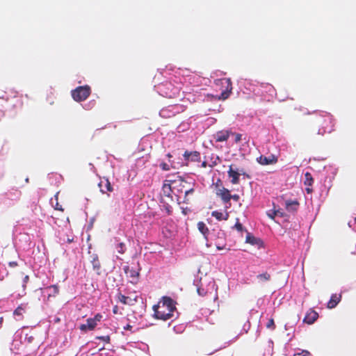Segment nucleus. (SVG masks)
<instances>
[{"instance_id": "3", "label": "nucleus", "mask_w": 356, "mask_h": 356, "mask_svg": "<svg viewBox=\"0 0 356 356\" xmlns=\"http://www.w3.org/2000/svg\"><path fill=\"white\" fill-rule=\"evenodd\" d=\"M180 87L175 86L171 82H166L160 88L162 95L168 98H175L177 97L180 92Z\"/></svg>"}, {"instance_id": "29", "label": "nucleus", "mask_w": 356, "mask_h": 356, "mask_svg": "<svg viewBox=\"0 0 356 356\" xmlns=\"http://www.w3.org/2000/svg\"><path fill=\"white\" fill-rule=\"evenodd\" d=\"M278 213H279V210L273 209L271 211H269V212H268L267 215L270 218L273 220L276 216H278Z\"/></svg>"}, {"instance_id": "7", "label": "nucleus", "mask_w": 356, "mask_h": 356, "mask_svg": "<svg viewBox=\"0 0 356 356\" xmlns=\"http://www.w3.org/2000/svg\"><path fill=\"white\" fill-rule=\"evenodd\" d=\"M278 158L274 154H270L268 156L261 155L257 159V161L262 165H273L277 163Z\"/></svg>"}, {"instance_id": "44", "label": "nucleus", "mask_w": 356, "mask_h": 356, "mask_svg": "<svg viewBox=\"0 0 356 356\" xmlns=\"http://www.w3.org/2000/svg\"><path fill=\"white\" fill-rule=\"evenodd\" d=\"M132 327H133L132 325L128 324L125 327H124V330L131 331Z\"/></svg>"}, {"instance_id": "8", "label": "nucleus", "mask_w": 356, "mask_h": 356, "mask_svg": "<svg viewBox=\"0 0 356 356\" xmlns=\"http://www.w3.org/2000/svg\"><path fill=\"white\" fill-rule=\"evenodd\" d=\"M184 160L186 162H200L201 160L200 153L197 151H185L183 155Z\"/></svg>"}, {"instance_id": "10", "label": "nucleus", "mask_w": 356, "mask_h": 356, "mask_svg": "<svg viewBox=\"0 0 356 356\" xmlns=\"http://www.w3.org/2000/svg\"><path fill=\"white\" fill-rule=\"evenodd\" d=\"M318 314L312 309H310L306 314L303 322L311 325L313 324L318 318Z\"/></svg>"}, {"instance_id": "17", "label": "nucleus", "mask_w": 356, "mask_h": 356, "mask_svg": "<svg viewBox=\"0 0 356 356\" xmlns=\"http://www.w3.org/2000/svg\"><path fill=\"white\" fill-rule=\"evenodd\" d=\"M225 82L227 83V88L225 90L222 91L221 92V95L219 97L220 99L225 100L228 98L229 95L232 92V82L229 79H225Z\"/></svg>"}, {"instance_id": "11", "label": "nucleus", "mask_w": 356, "mask_h": 356, "mask_svg": "<svg viewBox=\"0 0 356 356\" xmlns=\"http://www.w3.org/2000/svg\"><path fill=\"white\" fill-rule=\"evenodd\" d=\"M230 134H234L233 132L228 130H222L218 131L215 136L214 138L216 139V142H224L227 141L229 138Z\"/></svg>"}, {"instance_id": "30", "label": "nucleus", "mask_w": 356, "mask_h": 356, "mask_svg": "<svg viewBox=\"0 0 356 356\" xmlns=\"http://www.w3.org/2000/svg\"><path fill=\"white\" fill-rule=\"evenodd\" d=\"M55 197H56V202L55 205H54V209L60 211H63L64 209L63 208L62 205H60L59 204V202H58V195H56L55 196Z\"/></svg>"}, {"instance_id": "12", "label": "nucleus", "mask_w": 356, "mask_h": 356, "mask_svg": "<svg viewBox=\"0 0 356 356\" xmlns=\"http://www.w3.org/2000/svg\"><path fill=\"white\" fill-rule=\"evenodd\" d=\"M216 194H217V195L220 197L222 200L225 203L229 202L231 200L230 192L227 188H226L225 187H222V188L218 189Z\"/></svg>"}, {"instance_id": "4", "label": "nucleus", "mask_w": 356, "mask_h": 356, "mask_svg": "<svg viewBox=\"0 0 356 356\" xmlns=\"http://www.w3.org/2000/svg\"><path fill=\"white\" fill-rule=\"evenodd\" d=\"M103 316L101 314H97L94 318H89L86 320V324H81L79 329L81 331L86 332L88 330H93L97 326V323L102 321Z\"/></svg>"}, {"instance_id": "23", "label": "nucleus", "mask_w": 356, "mask_h": 356, "mask_svg": "<svg viewBox=\"0 0 356 356\" xmlns=\"http://www.w3.org/2000/svg\"><path fill=\"white\" fill-rule=\"evenodd\" d=\"M197 228H198V230L203 234L204 238L206 240H208L207 236L209 233V228L207 227V226L206 225V224L202 221L199 222L197 223Z\"/></svg>"}, {"instance_id": "6", "label": "nucleus", "mask_w": 356, "mask_h": 356, "mask_svg": "<svg viewBox=\"0 0 356 356\" xmlns=\"http://www.w3.org/2000/svg\"><path fill=\"white\" fill-rule=\"evenodd\" d=\"M6 101H8L11 98L16 99V104H14V107H21L23 105L22 97L18 95V92L13 88H8L5 91Z\"/></svg>"}, {"instance_id": "51", "label": "nucleus", "mask_w": 356, "mask_h": 356, "mask_svg": "<svg viewBox=\"0 0 356 356\" xmlns=\"http://www.w3.org/2000/svg\"><path fill=\"white\" fill-rule=\"evenodd\" d=\"M266 86H267L268 87H269L270 89H273V86H271V85H270V84H266Z\"/></svg>"}, {"instance_id": "52", "label": "nucleus", "mask_w": 356, "mask_h": 356, "mask_svg": "<svg viewBox=\"0 0 356 356\" xmlns=\"http://www.w3.org/2000/svg\"><path fill=\"white\" fill-rule=\"evenodd\" d=\"M104 347L103 346V347H102L101 348H99V351H101V350H104Z\"/></svg>"}, {"instance_id": "25", "label": "nucleus", "mask_w": 356, "mask_h": 356, "mask_svg": "<svg viewBox=\"0 0 356 356\" xmlns=\"http://www.w3.org/2000/svg\"><path fill=\"white\" fill-rule=\"evenodd\" d=\"M271 275L268 272H264L263 273L259 274L257 276V279L259 282H266L270 280Z\"/></svg>"}, {"instance_id": "50", "label": "nucleus", "mask_w": 356, "mask_h": 356, "mask_svg": "<svg viewBox=\"0 0 356 356\" xmlns=\"http://www.w3.org/2000/svg\"><path fill=\"white\" fill-rule=\"evenodd\" d=\"M278 216H284V214H283V213H282V212H281V211L279 210Z\"/></svg>"}, {"instance_id": "45", "label": "nucleus", "mask_w": 356, "mask_h": 356, "mask_svg": "<svg viewBox=\"0 0 356 356\" xmlns=\"http://www.w3.org/2000/svg\"><path fill=\"white\" fill-rule=\"evenodd\" d=\"M113 314H118V307L117 305H115L113 308Z\"/></svg>"}, {"instance_id": "32", "label": "nucleus", "mask_w": 356, "mask_h": 356, "mask_svg": "<svg viewBox=\"0 0 356 356\" xmlns=\"http://www.w3.org/2000/svg\"><path fill=\"white\" fill-rule=\"evenodd\" d=\"M266 327L271 330H274L275 328V325L273 318H270L268 320V322L266 324Z\"/></svg>"}, {"instance_id": "31", "label": "nucleus", "mask_w": 356, "mask_h": 356, "mask_svg": "<svg viewBox=\"0 0 356 356\" xmlns=\"http://www.w3.org/2000/svg\"><path fill=\"white\" fill-rule=\"evenodd\" d=\"M96 339L102 340L107 343H109L111 341L110 336L108 335L96 337Z\"/></svg>"}, {"instance_id": "34", "label": "nucleus", "mask_w": 356, "mask_h": 356, "mask_svg": "<svg viewBox=\"0 0 356 356\" xmlns=\"http://www.w3.org/2000/svg\"><path fill=\"white\" fill-rule=\"evenodd\" d=\"M47 290L53 289V292L54 294L58 293V288L56 285H51L46 289Z\"/></svg>"}, {"instance_id": "53", "label": "nucleus", "mask_w": 356, "mask_h": 356, "mask_svg": "<svg viewBox=\"0 0 356 356\" xmlns=\"http://www.w3.org/2000/svg\"><path fill=\"white\" fill-rule=\"evenodd\" d=\"M167 156H168V157H169V158L172 156L170 154H167Z\"/></svg>"}, {"instance_id": "42", "label": "nucleus", "mask_w": 356, "mask_h": 356, "mask_svg": "<svg viewBox=\"0 0 356 356\" xmlns=\"http://www.w3.org/2000/svg\"><path fill=\"white\" fill-rule=\"evenodd\" d=\"M8 265L9 266L14 268L17 266V263L16 261H10L9 262Z\"/></svg>"}, {"instance_id": "55", "label": "nucleus", "mask_w": 356, "mask_h": 356, "mask_svg": "<svg viewBox=\"0 0 356 356\" xmlns=\"http://www.w3.org/2000/svg\"><path fill=\"white\" fill-rule=\"evenodd\" d=\"M168 214H170V210H169V209H168Z\"/></svg>"}, {"instance_id": "47", "label": "nucleus", "mask_w": 356, "mask_h": 356, "mask_svg": "<svg viewBox=\"0 0 356 356\" xmlns=\"http://www.w3.org/2000/svg\"><path fill=\"white\" fill-rule=\"evenodd\" d=\"M73 241H74V238H73V237H72V238L68 237V238H67V242L68 243H72Z\"/></svg>"}, {"instance_id": "48", "label": "nucleus", "mask_w": 356, "mask_h": 356, "mask_svg": "<svg viewBox=\"0 0 356 356\" xmlns=\"http://www.w3.org/2000/svg\"><path fill=\"white\" fill-rule=\"evenodd\" d=\"M216 248L218 250H223L225 248V246H220L218 245H216Z\"/></svg>"}, {"instance_id": "26", "label": "nucleus", "mask_w": 356, "mask_h": 356, "mask_svg": "<svg viewBox=\"0 0 356 356\" xmlns=\"http://www.w3.org/2000/svg\"><path fill=\"white\" fill-rule=\"evenodd\" d=\"M234 228H235L239 232L245 231L248 233L247 230L244 229L243 225L239 222V220L238 218L236 219V222L234 225Z\"/></svg>"}, {"instance_id": "37", "label": "nucleus", "mask_w": 356, "mask_h": 356, "mask_svg": "<svg viewBox=\"0 0 356 356\" xmlns=\"http://www.w3.org/2000/svg\"><path fill=\"white\" fill-rule=\"evenodd\" d=\"M309 355L308 351L304 350L302 353L295 354L293 356H309Z\"/></svg>"}, {"instance_id": "9", "label": "nucleus", "mask_w": 356, "mask_h": 356, "mask_svg": "<svg viewBox=\"0 0 356 356\" xmlns=\"http://www.w3.org/2000/svg\"><path fill=\"white\" fill-rule=\"evenodd\" d=\"M98 186L100 188V191L102 193H106L107 192H112L113 188L111 184L110 181L108 178L103 177L100 179V181L98 184Z\"/></svg>"}, {"instance_id": "43", "label": "nucleus", "mask_w": 356, "mask_h": 356, "mask_svg": "<svg viewBox=\"0 0 356 356\" xmlns=\"http://www.w3.org/2000/svg\"><path fill=\"white\" fill-rule=\"evenodd\" d=\"M182 209V213L184 214V215H186L188 213V211H190V209L188 208H181Z\"/></svg>"}, {"instance_id": "39", "label": "nucleus", "mask_w": 356, "mask_h": 356, "mask_svg": "<svg viewBox=\"0 0 356 356\" xmlns=\"http://www.w3.org/2000/svg\"><path fill=\"white\" fill-rule=\"evenodd\" d=\"M325 118V121H328L330 123L332 122V116L329 113H326Z\"/></svg>"}, {"instance_id": "41", "label": "nucleus", "mask_w": 356, "mask_h": 356, "mask_svg": "<svg viewBox=\"0 0 356 356\" xmlns=\"http://www.w3.org/2000/svg\"><path fill=\"white\" fill-rule=\"evenodd\" d=\"M29 275H26L24 279H23V282H24V284H23V286L24 288H25V285L26 284L29 282Z\"/></svg>"}, {"instance_id": "21", "label": "nucleus", "mask_w": 356, "mask_h": 356, "mask_svg": "<svg viewBox=\"0 0 356 356\" xmlns=\"http://www.w3.org/2000/svg\"><path fill=\"white\" fill-rule=\"evenodd\" d=\"M118 300L124 305H134L136 299H131V298L126 296L122 293H119L118 296Z\"/></svg>"}, {"instance_id": "2", "label": "nucleus", "mask_w": 356, "mask_h": 356, "mask_svg": "<svg viewBox=\"0 0 356 356\" xmlns=\"http://www.w3.org/2000/svg\"><path fill=\"white\" fill-rule=\"evenodd\" d=\"M91 89L88 85L79 86L72 90V97L77 102L86 100L90 95Z\"/></svg>"}, {"instance_id": "14", "label": "nucleus", "mask_w": 356, "mask_h": 356, "mask_svg": "<svg viewBox=\"0 0 356 356\" xmlns=\"http://www.w3.org/2000/svg\"><path fill=\"white\" fill-rule=\"evenodd\" d=\"M313 183H314V179H313L312 174L309 172H307L305 174L304 184L305 186H307L305 190L308 194L312 193V191H313L312 188H310L312 186Z\"/></svg>"}, {"instance_id": "35", "label": "nucleus", "mask_w": 356, "mask_h": 356, "mask_svg": "<svg viewBox=\"0 0 356 356\" xmlns=\"http://www.w3.org/2000/svg\"><path fill=\"white\" fill-rule=\"evenodd\" d=\"M160 167L161 168L162 170H165V171H168L170 170L169 165L164 162H163L160 164Z\"/></svg>"}, {"instance_id": "16", "label": "nucleus", "mask_w": 356, "mask_h": 356, "mask_svg": "<svg viewBox=\"0 0 356 356\" xmlns=\"http://www.w3.org/2000/svg\"><path fill=\"white\" fill-rule=\"evenodd\" d=\"M228 176L232 178L231 182L233 184H238L239 183L240 173L238 171L233 170L232 165L229 166L227 172Z\"/></svg>"}, {"instance_id": "18", "label": "nucleus", "mask_w": 356, "mask_h": 356, "mask_svg": "<svg viewBox=\"0 0 356 356\" xmlns=\"http://www.w3.org/2000/svg\"><path fill=\"white\" fill-rule=\"evenodd\" d=\"M245 242L251 245H256L259 247L263 245V242L260 238L254 237V236L251 235L249 232L247 233Z\"/></svg>"}, {"instance_id": "54", "label": "nucleus", "mask_w": 356, "mask_h": 356, "mask_svg": "<svg viewBox=\"0 0 356 356\" xmlns=\"http://www.w3.org/2000/svg\"><path fill=\"white\" fill-rule=\"evenodd\" d=\"M67 222L70 223V220H69L68 218H67Z\"/></svg>"}, {"instance_id": "1", "label": "nucleus", "mask_w": 356, "mask_h": 356, "mask_svg": "<svg viewBox=\"0 0 356 356\" xmlns=\"http://www.w3.org/2000/svg\"><path fill=\"white\" fill-rule=\"evenodd\" d=\"M153 310L155 318L167 321L173 317L177 310L176 302L170 297L163 296L157 305L153 306Z\"/></svg>"}, {"instance_id": "40", "label": "nucleus", "mask_w": 356, "mask_h": 356, "mask_svg": "<svg viewBox=\"0 0 356 356\" xmlns=\"http://www.w3.org/2000/svg\"><path fill=\"white\" fill-rule=\"evenodd\" d=\"M239 195H231V199L234 200L236 202H238L239 200Z\"/></svg>"}, {"instance_id": "22", "label": "nucleus", "mask_w": 356, "mask_h": 356, "mask_svg": "<svg viewBox=\"0 0 356 356\" xmlns=\"http://www.w3.org/2000/svg\"><path fill=\"white\" fill-rule=\"evenodd\" d=\"M211 216L218 220H227L229 218V213L226 211L225 213H223L222 212L218 211H213L211 213Z\"/></svg>"}, {"instance_id": "28", "label": "nucleus", "mask_w": 356, "mask_h": 356, "mask_svg": "<svg viewBox=\"0 0 356 356\" xmlns=\"http://www.w3.org/2000/svg\"><path fill=\"white\" fill-rule=\"evenodd\" d=\"M194 192V189L193 188H191V189H188L187 191H185V195H184V202L186 203V204H188L189 203V199L187 197V196L189 195V194H192Z\"/></svg>"}, {"instance_id": "38", "label": "nucleus", "mask_w": 356, "mask_h": 356, "mask_svg": "<svg viewBox=\"0 0 356 356\" xmlns=\"http://www.w3.org/2000/svg\"><path fill=\"white\" fill-rule=\"evenodd\" d=\"M332 129H329V130H327V128L326 127H323L322 128V130L321 129H319L318 131V134H324L325 132H331L332 131Z\"/></svg>"}, {"instance_id": "27", "label": "nucleus", "mask_w": 356, "mask_h": 356, "mask_svg": "<svg viewBox=\"0 0 356 356\" xmlns=\"http://www.w3.org/2000/svg\"><path fill=\"white\" fill-rule=\"evenodd\" d=\"M117 250L119 253L123 254L125 252L126 248L124 243H120L117 245Z\"/></svg>"}, {"instance_id": "24", "label": "nucleus", "mask_w": 356, "mask_h": 356, "mask_svg": "<svg viewBox=\"0 0 356 356\" xmlns=\"http://www.w3.org/2000/svg\"><path fill=\"white\" fill-rule=\"evenodd\" d=\"M26 307L24 305H21L18 306L16 309L14 311L13 314L15 316H19V318L17 320H22L23 319V314L25 313Z\"/></svg>"}, {"instance_id": "19", "label": "nucleus", "mask_w": 356, "mask_h": 356, "mask_svg": "<svg viewBox=\"0 0 356 356\" xmlns=\"http://www.w3.org/2000/svg\"><path fill=\"white\" fill-rule=\"evenodd\" d=\"M341 295H337V294H332L331 296V298L329 300V302H327V308L329 309H333L337 305L338 303L341 301Z\"/></svg>"}, {"instance_id": "36", "label": "nucleus", "mask_w": 356, "mask_h": 356, "mask_svg": "<svg viewBox=\"0 0 356 356\" xmlns=\"http://www.w3.org/2000/svg\"><path fill=\"white\" fill-rule=\"evenodd\" d=\"M234 136H235V142L237 143H239L241 140V138H242V135L241 134H236V133H233Z\"/></svg>"}, {"instance_id": "5", "label": "nucleus", "mask_w": 356, "mask_h": 356, "mask_svg": "<svg viewBox=\"0 0 356 356\" xmlns=\"http://www.w3.org/2000/svg\"><path fill=\"white\" fill-rule=\"evenodd\" d=\"M186 107L181 104L171 105L166 108H163L161 111V115L163 117L170 118L175 116L177 113H182L185 111Z\"/></svg>"}, {"instance_id": "13", "label": "nucleus", "mask_w": 356, "mask_h": 356, "mask_svg": "<svg viewBox=\"0 0 356 356\" xmlns=\"http://www.w3.org/2000/svg\"><path fill=\"white\" fill-rule=\"evenodd\" d=\"M124 270L127 277L132 278L131 282H136L139 277V273L136 270L131 268L129 266L124 268Z\"/></svg>"}, {"instance_id": "33", "label": "nucleus", "mask_w": 356, "mask_h": 356, "mask_svg": "<svg viewBox=\"0 0 356 356\" xmlns=\"http://www.w3.org/2000/svg\"><path fill=\"white\" fill-rule=\"evenodd\" d=\"M218 161H220V158L218 156H216L215 159L213 161H212L211 163L209 164V166L210 168H213L218 163Z\"/></svg>"}, {"instance_id": "20", "label": "nucleus", "mask_w": 356, "mask_h": 356, "mask_svg": "<svg viewBox=\"0 0 356 356\" xmlns=\"http://www.w3.org/2000/svg\"><path fill=\"white\" fill-rule=\"evenodd\" d=\"M91 262L92 264L93 270L97 273V275H100L102 266L97 255H94Z\"/></svg>"}, {"instance_id": "15", "label": "nucleus", "mask_w": 356, "mask_h": 356, "mask_svg": "<svg viewBox=\"0 0 356 356\" xmlns=\"http://www.w3.org/2000/svg\"><path fill=\"white\" fill-rule=\"evenodd\" d=\"M286 209L289 212H296L299 208L300 203L297 200H286L285 202Z\"/></svg>"}, {"instance_id": "46", "label": "nucleus", "mask_w": 356, "mask_h": 356, "mask_svg": "<svg viewBox=\"0 0 356 356\" xmlns=\"http://www.w3.org/2000/svg\"><path fill=\"white\" fill-rule=\"evenodd\" d=\"M207 165H209V164H207V162L206 161H204L201 164L202 168H206Z\"/></svg>"}, {"instance_id": "49", "label": "nucleus", "mask_w": 356, "mask_h": 356, "mask_svg": "<svg viewBox=\"0 0 356 356\" xmlns=\"http://www.w3.org/2000/svg\"><path fill=\"white\" fill-rule=\"evenodd\" d=\"M27 339H28V341H29V343H31V341L33 340V337H29V338H27Z\"/></svg>"}]
</instances>
